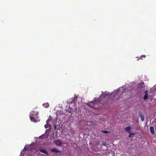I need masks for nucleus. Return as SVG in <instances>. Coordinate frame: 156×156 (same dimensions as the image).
I'll list each match as a JSON object with an SVG mask.
<instances>
[{"mask_svg": "<svg viewBox=\"0 0 156 156\" xmlns=\"http://www.w3.org/2000/svg\"><path fill=\"white\" fill-rule=\"evenodd\" d=\"M125 87H119L117 90H115L112 93H109L106 91L104 92H102V94L98 100L101 103H103V101H106L108 98H111L113 97V100H115L119 98L120 96L122 95L123 92H126Z\"/></svg>", "mask_w": 156, "mask_h": 156, "instance_id": "1", "label": "nucleus"}, {"mask_svg": "<svg viewBox=\"0 0 156 156\" xmlns=\"http://www.w3.org/2000/svg\"><path fill=\"white\" fill-rule=\"evenodd\" d=\"M38 113L37 112L31 111L30 114V118L32 121L34 122L39 121V118L37 117Z\"/></svg>", "mask_w": 156, "mask_h": 156, "instance_id": "2", "label": "nucleus"}, {"mask_svg": "<svg viewBox=\"0 0 156 156\" xmlns=\"http://www.w3.org/2000/svg\"><path fill=\"white\" fill-rule=\"evenodd\" d=\"M96 101H94L91 102H90L88 103H87V106H89L91 108H95V107L96 105Z\"/></svg>", "mask_w": 156, "mask_h": 156, "instance_id": "3", "label": "nucleus"}, {"mask_svg": "<svg viewBox=\"0 0 156 156\" xmlns=\"http://www.w3.org/2000/svg\"><path fill=\"white\" fill-rule=\"evenodd\" d=\"M51 116H49V118L46 121V124L44 125V127L45 128H48V127L50 128L51 127L50 125L48 123L51 120L50 117Z\"/></svg>", "mask_w": 156, "mask_h": 156, "instance_id": "4", "label": "nucleus"}, {"mask_svg": "<svg viewBox=\"0 0 156 156\" xmlns=\"http://www.w3.org/2000/svg\"><path fill=\"white\" fill-rule=\"evenodd\" d=\"M54 143L56 145L58 146H61L62 144V143L59 140L55 141Z\"/></svg>", "mask_w": 156, "mask_h": 156, "instance_id": "5", "label": "nucleus"}, {"mask_svg": "<svg viewBox=\"0 0 156 156\" xmlns=\"http://www.w3.org/2000/svg\"><path fill=\"white\" fill-rule=\"evenodd\" d=\"M145 95L144 97V99L145 100H147L148 98V91L147 90H146L145 91Z\"/></svg>", "mask_w": 156, "mask_h": 156, "instance_id": "6", "label": "nucleus"}, {"mask_svg": "<svg viewBox=\"0 0 156 156\" xmlns=\"http://www.w3.org/2000/svg\"><path fill=\"white\" fill-rule=\"evenodd\" d=\"M39 151L41 153L46 154L47 155H48V153L47 152V151L43 149L40 148L39 149Z\"/></svg>", "mask_w": 156, "mask_h": 156, "instance_id": "7", "label": "nucleus"}, {"mask_svg": "<svg viewBox=\"0 0 156 156\" xmlns=\"http://www.w3.org/2000/svg\"><path fill=\"white\" fill-rule=\"evenodd\" d=\"M51 150L52 152H54L55 153H58L60 152L59 151L58 149L55 148L52 149Z\"/></svg>", "mask_w": 156, "mask_h": 156, "instance_id": "8", "label": "nucleus"}, {"mask_svg": "<svg viewBox=\"0 0 156 156\" xmlns=\"http://www.w3.org/2000/svg\"><path fill=\"white\" fill-rule=\"evenodd\" d=\"M150 131L153 134H154L155 132H154V127L153 126H151L150 127Z\"/></svg>", "mask_w": 156, "mask_h": 156, "instance_id": "9", "label": "nucleus"}, {"mask_svg": "<svg viewBox=\"0 0 156 156\" xmlns=\"http://www.w3.org/2000/svg\"><path fill=\"white\" fill-rule=\"evenodd\" d=\"M139 116L140 118H141V120L142 121H144V116L143 115L141 114H140L139 115Z\"/></svg>", "mask_w": 156, "mask_h": 156, "instance_id": "10", "label": "nucleus"}, {"mask_svg": "<svg viewBox=\"0 0 156 156\" xmlns=\"http://www.w3.org/2000/svg\"><path fill=\"white\" fill-rule=\"evenodd\" d=\"M130 128L131 127L130 126L126 127L125 128V130L126 132H129L130 131Z\"/></svg>", "mask_w": 156, "mask_h": 156, "instance_id": "11", "label": "nucleus"}, {"mask_svg": "<svg viewBox=\"0 0 156 156\" xmlns=\"http://www.w3.org/2000/svg\"><path fill=\"white\" fill-rule=\"evenodd\" d=\"M43 105L44 107L47 108L49 106V104L48 103H46L43 104Z\"/></svg>", "mask_w": 156, "mask_h": 156, "instance_id": "12", "label": "nucleus"}, {"mask_svg": "<svg viewBox=\"0 0 156 156\" xmlns=\"http://www.w3.org/2000/svg\"><path fill=\"white\" fill-rule=\"evenodd\" d=\"M87 125L90 126L92 124V121H88L87 123Z\"/></svg>", "mask_w": 156, "mask_h": 156, "instance_id": "13", "label": "nucleus"}, {"mask_svg": "<svg viewBox=\"0 0 156 156\" xmlns=\"http://www.w3.org/2000/svg\"><path fill=\"white\" fill-rule=\"evenodd\" d=\"M76 97L75 98H71V99L72 100V101L71 102V103H73V102H74V100H75V99L76 98Z\"/></svg>", "mask_w": 156, "mask_h": 156, "instance_id": "14", "label": "nucleus"}, {"mask_svg": "<svg viewBox=\"0 0 156 156\" xmlns=\"http://www.w3.org/2000/svg\"><path fill=\"white\" fill-rule=\"evenodd\" d=\"M101 131L104 133H108V131H105V130H101Z\"/></svg>", "mask_w": 156, "mask_h": 156, "instance_id": "15", "label": "nucleus"}, {"mask_svg": "<svg viewBox=\"0 0 156 156\" xmlns=\"http://www.w3.org/2000/svg\"><path fill=\"white\" fill-rule=\"evenodd\" d=\"M102 145L104 146H105L106 147H107V146H106V144L105 142H103Z\"/></svg>", "mask_w": 156, "mask_h": 156, "instance_id": "16", "label": "nucleus"}, {"mask_svg": "<svg viewBox=\"0 0 156 156\" xmlns=\"http://www.w3.org/2000/svg\"><path fill=\"white\" fill-rule=\"evenodd\" d=\"M54 129H58V128H57L56 125L55 124L54 125Z\"/></svg>", "mask_w": 156, "mask_h": 156, "instance_id": "17", "label": "nucleus"}, {"mask_svg": "<svg viewBox=\"0 0 156 156\" xmlns=\"http://www.w3.org/2000/svg\"><path fill=\"white\" fill-rule=\"evenodd\" d=\"M129 133H130V134L129 135V137H131V135H132V134H134V133H130V132Z\"/></svg>", "mask_w": 156, "mask_h": 156, "instance_id": "18", "label": "nucleus"}, {"mask_svg": "<svg viewBox=\"0 0 156 156\" xmlns=\"http://www.w3.org/2000/svg\"><path fill=\"white\" fill-rule=\"evenodd\" d=\"M27 149V148H26V146H25V147H24V149L23 150V151H22V152H21V153H22V152H23L25 150H26Z\"/></svg>", "mask_w": 156, "mask_h": 156, "instance_id": "19", "label": "nucleus"}, {"mask_svg": "<svg viewBox=\"0 0 156 156\" xmlns=\"http://www.w3.org/2000/svg\"><path fill=\"white\" fill-rule=\"evenodd\" d=\"M73 112V109L71 111H70V112H69L70 113H72Z\"/></svg>", "mask_w": 156, "mask_h": 156, "instance_id": "20", "label": "nucleus"}, {"mask_svg": "<svg viewBox=\"0 0 156 156\" xmlns=\"http://www.w3.org/2000/svg\"><path fill=\"white\" fill-rule=\"evenodd\" d=\"M142 56L145 58L146 57V55H142Z\"/></svg>", "mask_w": 156, "mask_h": 156, "instance_id": "21", "label": "nucleus"}, {"mask_svg": "<svg viewBox=\"0 0 156 156\" xmlns=\"http://www.w3.org/2000/svg\"><path fill=\"white\" fill-rule=\"evenodd\" d=\"M77 108H75V111H76H76H77Z\"/></svg>", "mask_w": 156, "mask_h": 156, "instance_id": "22", "label": "nucleus"}, {"mask_svg": "<svg viewBox=\"0 0 156 156\" xmlns=\"http://www.w3.org/2000/svg\"><path fill=\"white\" fill-rule=\"evenodd\" d=\"M45 156H48L47 155H45Z\"/></svg>", "mask_w": 156, "mask_h": 156, "instance_id": "23", "label": "nucleus"}]
</instances>
